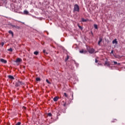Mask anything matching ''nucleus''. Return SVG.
Wrapping results in <instances>:
<instances>
[{
  "label": "nucleus",
  "mask_w": 125,
  "mask_h": 125,
  "mask_svg": "<svg viewBox=\"0 0 125 125\" xmlns=\"http://www.w3.org/2000/svg\"><path fill=\"white\" fill-rule=\"evenodd\" d=\"M8 51H10L11 52H12V51H13L12 48H10L8 49Z\"/></svg>",
  "instance_id": "21"
},
{
  "label": "nucleus",
  "mask_w": 125,
  "mask_h": 125,
  "mask_svg": "<svg viewBox=\"0 0 125 125\" xmlns=\"http://www.w3.org/2000/svg\"><path fill=\"white\" fill-rule=\"evenodd\" d=\"M16 86H20V85H23V83L22 82L19 81L16 84Z\"/></svg>",
  "instance_id": "3"
},
{
  "label": "nucleus",
  "mask_w": 125,
  "mask_h": 125,
  "mask_svg": "<svg viewBox=\"0 0 125 125\" xmlns=\"http://www.w3.org/2000/svg\"><path fill=\"white\" fill-rule=\"evenodd\" d=\"M95 63H98V60L97 59H95Z\"/></svg>",
  "instance_id": "31"
},
{
  "label": "nucleus",
  "mask_w": 125,
  "mask_h": 125,
  "mask_svg": "<svg viewBox=\"0 0 125 125\" xmlns=\"http://www.w3.org/2000/svg\"><path fill=\"white\" fill-rule=\"evenodd\" d=\"M48 117H51V116H52V114L51 113H49L48 114Z\"/></svg>",
  "instance_id": "24"
},
{
  "label": "nucleus",
  "mask_w": 125,
  "mask_h": 125,
  "mask_svg": "<svg viewBox=\"0 0 125 125\" xmlns=\"http://www.w3.org/2000/svg\"><path fill=\"white\" fill-rule=\"evenodd\" d=\"M34 54L35 55H38V54H39V52H38V51H35V52H34Z\"/></svg>",
  "instance_id": "19"
},
{
  "label": "nucleus",
  "mask_w": 125,
  "mask_h": 125,
  "mask_svg": "<svg viewBox=\"0 0 125 125\" xmlns=\"http://www.w3.org/2000/svg\"><path fill=\"white\" fill-rule=\"evenodd\" d=\"M63 96H65V97L67 98L68 97V95H67V93H64Z\"/></svg>",
  "instance_id": "23"
},
{
  "label": "nucleus",
  "mask_w": 125,
  "mask_h": 125,
  "mask_svg": "<svg viewBox=\"0 0 125 125\" xmlns=\"http://www.w3.org/2000/svg\"><path fill=\"white\" fill-rule=\"evenodd\" d=\"M116 122H117L116 119H114L113 121H112V123H116Z\"/></svg>",
  "instance_id": "28"
},
{
  "label": "nucleus",
  "mask_w": 125,
  "mask_h": 125,
  "mask_svg": "<svg viewBox=\"0 0 125 125\" xmlns=\"http://www.w3.org/2000/svg\"><path fill=\"white\" fill-rule=\"evenodd\" d=\"M114 65H117L118 64V62H113Z\"/></svg>",
  "instance_id": "26"
},
{
  "label": "nucleus",
  "mask_w": 125,
  "mask_h": 125,
  "mask_svg": "<svg viewBox=\"0 0 125 125\" xmlns=\"http://www.w3.org/2000/svg\"><path fill=\"white\" fill-rule=\"evenodd\" d=\"M120 63H118V65H120Z\"/></svg>",
  "instance_id": "34"
},
{
  "label": "nucleus",
  "mask_w": 125,
  "mask_h": 125,
  "mask_svg": "<svg viewBox=\"0 0 125 125\" xmlns=\"http://www.w3.org/2000/svg\"><path fill=\"white\" fill-rule=\"evenodd\" d=\"M21 125V123L20 122H18L17 124H16V125Z\"/></svg>",
  "instance_id": "25"
},
{
  "label": "nucleus",
  "mask_w": 125,
  "mask_h": 125,
  "mask_svg": "<svg viewBox=\"0 0 125 125\" xmlns=\"http://www.w3.org/2000/svg\"><path fill=\"white\" fill-rule=\"evenodd\" d=\"M102 42V38L100 37L98 43V45H100V43H101Z\"/></svg>",
  "instance_id": "9"
},
{
  "label": "nucleus",
  "mask_w": 125,
  "mask_h": 125,
  "mask_svg": "<svg viewBox=\"0 0 125 125\" xmlns=\"http://www.w3.org/2000/svg\"><path fill=\"white\" fill-rule=\"evenodd\" d=\"M68 59H69V56H67V58L65 59V61H67V60H68Z\"/></svg>",
  "instance_id": "27"
},
{
  "label": "nucleus",
  "mask_w": 125,
  "mask_h": 125,
  "mask_svg": "<svg viewBox=\"0 0 125 125\" xmlns=\"http://www.w3.org/2000/svg\"><path fill=\"white\" fill-rule=\"evenodd\" d=\"M104 65L107 66V67H110V63H109V62H105Z\"/></svg>",
  "instance_id": "7"
},
{
  "label": "nucleus",
  "mask_w": 125,
  "mask_h": 125,
  "mask_svg": "<svg viewBox=\"0 0 125 125\" xmlns=\"http://www.w3.org/2000/svg\"><path fill=\"white\" fill-rule=\"evenodd\" d=\"M63 106H64V107H65V106H66V103H65L63 104Z\"/></svg>",
  "instance_id": "33"
},
{
  "label": "nucleus",
  "mask_w": 125,
  "mask_h": 125,
  "mask_svg": "<svg viewBox=\"0 0 125 125\" xmlns=\"http://www.w3.org/2000/svg\"><path fill=\"white\" fill-rule=\"evenodd\" d=\"M8 33H9V34H12V36H13V32H12V31L9 30V31H8Z\"/></svg>",
  "instance_id": "17"
},
{
  "label": "nucleus",
  "mask_w": 125,
  "mask_h": 125,
  "mask_svg": "<svg viewBox=\"0 0 125 125\" xmlns=\"http://www.w3.org/2000/svg\"><path fill=\"white\" fill-rule=\"evenodd\" d=\"M87 49L88 52H89L91 54L93 53L95 51L94 49H93L92 48H90L89 47H87Z\"/></svg>",
  "instance_id": "2"
},
{
  "label": "nucleus",
  "mask_w": 125,
  "mask_h": 125,
  "mask_svg": "<svg viewBox=\"0 0 125 125\" xmlns=\"http://www.w3.org/2000/svg\"><path fill=\"white\" fill-rule=\"evenodd\" d=\"M1 45L2 46H3V45H4V43L1 42Z\"/></svg>",
  "instance_id": "30"
},
{
  "label": "nucleus",
  "mask_w": 125,
  "mask_h": 125,
  "mask_svg": "<svg viewBox=\"0 0 125 125\" xmlns=\"http://www.w3.org/2000/svg\"><path fill=\"white\" fill-rule=\"evenodd\" d=\"M86 21H87V20L84 19V18L82 19V22H86Z\"/></svg>",
  "instance_id": "13"
},
{
  "label": "nucleus",
  "mask_w": 125,
  "mask_h": 125,
  "mask_svg": "<svg viewBox=\"0 0 125 125\" xmlns=\"http://www.w3.org/2000/svg\"><path fill=\"white\" fill-rule=\"evenodd\" d=\"M94 27L95 28V29H96V30H97L98 29V26H97V24H94Z\"/></svg>",
  "instance_id": "14"
},
{
  "label": "nucleus",
  "mask_w": 125,
  "mask_h": 125,
  "mask_svg": "<svg viewBox=\"0 0 125 125\" xmlns=\"http://www.w3.org/2000/svg\"><path fill=\"white\" fill-rule=\"evenodd\" d=\"M37 82H41V78H36Z\"/></svg>",
  "instance_id": "20"
},
{
  "label": "nucleus",
  "mask_w": 125,
  "mask_h": 125,
  "mask_svg": "<svg viewBox=\"0 0 125 125\" xmlns=\"http://www.w3.org/2000/svg\"><path fill=\"white\" fill-rule=\"evenodd\" d=\"M110 55H113V56H114V57H115V54H114V51L113 50L111 51V52L110 53Z\"/></svg>",
  "instance_id": "15"
},
{
  "label": "nucleus",
  "mask_w": 125,
  "mask_h": 125,
  "mask_svg": "<svg viewBox=\"0 0 125 125\" xmlns=\"http://www.w3.org/2000/svg\"><path fill=\"white\" fill-rule=\"evenodd\" d=\"M12 27L13 28H15L16 29H20V26H18L15 25H12Z\"/></svg>",
  "instance_id": "6"
},
{
  "label": "nucleus",
  "mask_w": 125,
  "mask_h": 125,
  "mask_svg": "<svg viewBox=\"0 0 125 125\" xmlns=\"http://www.w3.org/2000/svg\"><path fill=\"white\" fill-rule=\"evenodd\" d=\"M99 65H102L101 63H98V65L97 66H99Z\"/></svg>",
  "instance_id": "32"
},
{
  "label": "nucleus",
  "mask_w": 125,
  "mask_h": 125,
  "mask_svg": "<svg viewBox=\"0 0 125 125\" xmlns=\"http://www.w3.org/2000/svg\"><path fill=\"white\" fill-rule=\"evenodd\" d=\"M23 14H24L25 15H28V14H29V12L27 10H24L23 11Z\"/></svg>",
  "instance_id": "8"
},
{
  "label": "nucleus",
  "mask_w": 125,
  "mask_h": 125,
  "mask_svg": "<svg viewBox=\"0 0 125 125\" xmlns=\"http://www.w3.org/2000/svg\"><path fill=\"white\" fill-rule=\"evenodd\" d=\"M78 26L79 29H81V30H83V27L82 26H81L80 25H79V24H78Z\"/></svg>",
  "instance_id": "22"
},
{
  "label": "nucleus",
  "mask_w": 125,
  "mask_h": 125,
  "mask_svg": "<svg viewBox=\"0 0 125 125\" xmlns=\"http://www.w3.org/2000/svg\"><path fill=\"white\" fill-rule=\"evenodd\" d=\"M46 83H48L49 84H51V83H50V82H49V81H48V79H46Z\"/></svg>",
  "instance_id": "18"
},
{
  "label": "nucleus",
  "mask_w": 125,
  "mask_h": 125,
  "mask_svg": "<svg viewBox=\"0 0 125 125\" xmlns=\"http://www.w3.org/2000/svg\"><path fill=\"white\" fill-rule=\"evenodd\" d=\"M86 52L85 51H83V50H82L80 51V53H85Z\"/></svg>",
  "instance_id": "16"
},
{
  "label": "nucleus",
  "mask_w": 125,
  "mask_h": 125,
  "mask_svg": "<svg viewBox=\"0 0 125 125\" xmlns=\"http://www.w3.org/2000/svg\"><path fill=\"white\" fill-rule=\"evenodd\" d=\"M0 62H2V63H4V64H6V63H7V61L3 59H0Z\"/></svg>",
  "instance_id": "4"
},
{
  "label": "nucleus",
  "mask_w": 125,
  "mask_h": 125,
  "mask_svg": "<svg viewBox=\"0 0 125 125\" xmlns=\"http://www.w3.org/2000/svg\"><path fill=\"white\" fill-rule=\"evenodd\" d=\"M59 98L58 97H55V98H53V101H55V102H56V101H58V99Z\"/></svg>",
  "instance_id": "10"
},
{
  "label": "nucleus",
  "mask_w": 125,
  "mask_h": 125,
  "mask_svg": "<svg viewBox=\"0 0 125 125\" xmlns=\"http://www.w3.org/2000/svg\"><path fill=\"white\" fill-rule=\"evenodd\" d=\"M74 11H77V12H80V7H79V5L77 4H76L74 5Z\"/></svg>",
  "instance_id": "1"
},
{
  "label": "nucleus",
  "mask_w": 125,
  "mask_h": 125,
  "mask_svg": "<svg viewBox=\"0 0 125 125\" xmlns=\"http://www.w3.org/2000/svg\"><path fill=\"white\" fill-rule=\"evenodd\" d=\"M16 62H17V63H18L19 62H21V59L20 58H18L16 61Z\"/></svg>",
  "instance_id": "11"
},
{
  "label": "nucleus",
  "mask_w": 125,
  "mask_h": 125,
  "mask_svg": "<svg viewBox=\"0 0 125 125\" xmlns=\"http://www.w3.org/2000/svg\"><path fill=\"white\" fill-rule=\"evenodd\" d=\"M8 78L9 79H10V80H14V77L11 75H9Z\"/></svg>",
  "instance_id": "12"
},
{
  "label": "nucleus",
  "mask_w": 125,
  "mask_h": 125,
  "mask_svg": "<svg viewBox=\"0 0 125 125\" xmlns=\"http://www.w3.org/2000/svg\"><path fill=\"white\" fill-rule=\"evenodd\" d=\"M112 43L113 44H118V41H117V39H115L112 41Z\"/></svg>",
  "instance_id": "5"
},
{
  "label": "nucleus",
  "mask_w": 125,
  "mask_h": 125,
  "mask_svg": "<svg viewBox=\"0 0 125 125\" xmlns=\"http://www.w3.org/2000/svg\"><path fill=\"white\" fill-rule=\"evenodd\" d=\"M43 53H44L45 54H47V53L45 52V50H43Z\"/></svg>",
  "instance_id": "29"
}]
</instances>
